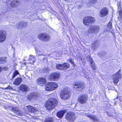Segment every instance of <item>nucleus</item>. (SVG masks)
Instances as JSON below:
<instances>
[{
  "label": "nucleus",
  "instance_id": "21",
  "mask_svg": "<svg viewBox=\"0 0 122 122\" xmlns=\"http://www.w3.org/2000/svg\"><path fill=\"white\" fill-rule=\"evenodd\" d=\"M28 111L31 112H34L37 110V109L33 108L32 106L29 105L27 106Z\"/></svg>",
  "mask_w": 122,
  "mask_h": 122
},
{
  "label": "nucleus",
  "instance_id": "48",
  "mask_svg": "<svg viewBox=\"0 0 122 122\" xmlns=\"http://www.w3.org/2000/svg\"><path fill=\"white\" fill-rule=\"evenodd\" d=\"M118 98V97H117V98H116V99H117V98Z\"/></svg>",
  "mask_w": 122,
  "mask_h": 122
},
{
  "label": "nucleus",
  "instance_id": "37",
  "mask_svg": "<svg viewBox=\"0 0 122 122\" xmlns=\"http://www.w3.org/2000/svg\"><path fill=\"white\" fill-rule=\"evenodd\" d=\"M45 117L42 116H40L39 117V119L42 121L43 120L45 119Z\"/></svg>",
  "mask_w": 122,
  "mask_h": 122
},
{
  "label": "nucleus",
  "instance_id": "39",
  "mask_svg": "<svg viewBox=\"0 0 122 122\" xmlns=\"http://www.w3.org/2000/svg\"><path fill=\"white\" fill-rule=\"evenodd\" d=\"M107 114H108V116L110 117H112V115L111 114V113L107 112Z\"/></svg>",
  "mask_w": 122,
  "mask_h": 122
},
{
  "label": "nucleus",
  "instance_id": "25",
  "mask_svg": "<svg viewBox=\"0 0 122 122\" xmlns=\"http://www.w3.org/2000/svg\"><path fill=\"white\" fill-rule=\"evenodd\" d=\"M6 61V58L5 57H0V64L5 63Z\"/></svg>",
  "mask_w": 122,
  "mask_h": 122
},
{
  "label": "nucleus",
  "instance_id": "1",
  "mask_svg": "<svg viewBox=\"0 0 122 122\" xmlns=\"http://www.w3.org/2000/svg\"><path fill=\"white\" fill-rule=\"evenodd\" d=\"M58 103V101L56 98L50 99L46 103L45 106L47 110H50L54 108Z\"/></svg>",
  "mask_w": 122,
  "mask_h": 122
},
{
  "label": "nucleus",
  "instance_id": "15",
  "mask_svg": "<svg viewBox=\"0 0 122 122\" xmlns=\"http://www.w3.org/2000/svg\"><path fill=\"white\" fill-rule=\"evenodd\" d=\"M66 111L65 110H62L57 112L56 115L59 118H62L63 116Z\"/></svg>",
  "mask_w": 122,
  "mask_h": 122
},
{
  "label": "nucleus",
  "instance_id": "42",
  "mask_svg": "<svg viewBox=\"0 0 122 122\" xmlns=\"http://www.w3.org/2000/svg\"><path fill=\"white\" fill-rule=\"evenodd\" d=\"M97 0H91V2L92 3H94L97 2Z\"/></svg>",
  "mask_w": 122,
  "mask_h": 122
},
{
  "label": "nucleus",
  "instance_id": "3",
  "mask_svg": "<svg viewBox=\"0 0 122 122\" xmlns=\"http://www.w3.org/2000/svg\"><path fill=\"white\" fill-rule=\"evenodd\" d=\"M70 93L67 88H64L60 94L61 98L66 99H68L70 96Z\"/></svg>",
  "mask_w": 122,
  "mask_h": 122
},
{
  "label": "nucleus",
  "instance_id": "27",
  "mask_svg": "<svg viewBox=\"0 0 122 122\" xmlns=\"http://www.w3.org/2000/svg\"><path fill=\"white\" fill-rule=\"evenodd\" d=\"M35 49L36 50V53L38 54L40 56H45V55L43 53V51H42L41 52L40 51H39L37 49V48H35Z\"/></svg>",
  "mask_w": 122,
  "mask_h": 122
},
{
  "label": "nucleus",
  "instance_id": "36",
  "mask_svg": "<svg viewBox=\"0 0 122 122\" xmlns=\"http://www.w3.org/2000/svg\"><path fill=\"white\" fill-rule=\"evenodd\" d=\"M118 13L120 17L122 19V11L120 10L119 11Z\"/></svg>",
  "mask_w": 122,
  "mask_h": 122
},
{
  "label": "nucleus",
  "instance_id": "13",
  "mask_svg": "<svg viewBox=\"0 0 122 122\" xmlns=\"http://www.w3.org/2000/svg\"><path fill=\"white\" fill-rule=\"evenodd\" d=\"M36 82L38 85L42 86L46 84V80L44 78H39L37 79Z\"/></svg>",
  "mask_w": 122,
  "mask_h": 122
},
{
  "label": "nucleus",
  "instance_id": "38",
  "mask_svg": "<svg viewBox=\"0 0 122 122\" xmlns=\"http://www.w3.org/2000/svg\"><path fill=\"white\" fill-rule=\"evenodd\" d=\"M40 40L43 41H45L48 40V39H40Z\"/></svg>",
  "mask_w": 122,
  "mask_h": 122
},
{
  "label": "nucleus",
  "instance_id": "2",
  "mask_svg": "<svg viewBox=\"0 0 122 122\" xmlns=\"http://www.w3.org/2000/svg\"><path fill=\"white\" fill-rule=\"evenodd\" d=\"M58 87V85L55 83L50 82L47 84L45 86V90L47 91H51L55 90Z\"/></svg>",
  "mask_w": 122,
  "mask_h": 122
},
{
  "label": "nucleus",
  "instance_id": "45",
  "mask_svg": "<svg viewBox=\"0 0 122 122\" xmlns=\"http://www.w3.org/2000/svg\"><path fill=\"white\" fill-rule=\"evenodd\" d=\"M64 0L66 1H69L70 0Z\"/></svg>",
  "mask_w": 122,
  "mask_h": 122
},
{
  "label": "nucleus",
  "instance_id": "11",
  "mask_svg": "<svg viewBox=\"0 0 122 122\" xmlns=\"http://www.w3.org/2000/svg\"><path fill=\"white\" fill-rule=\"evenodd\" d=\"M27 24V22L24 21H21L17 23L15 25L16 28L18 29H20L22 28L23 26L26 25Z\"/></svg>",
  "mask_w": 122,
  "mask_h": 122
},
{
  "label": "nucleus",
  "instance_id": "9",
  "mask_svg": "<svg viewBox=\"0 0 122 122\" xmlns=\"http://www.w3.org/2000/svg\"><path fill=\"white\" fill-rule=\"evenodd\" d=\"M85 87V85L81 82H76L75 85L74 87L78 91H82L83 88Z\"/></svg>",
  "mask_w": 122,
  "mask_h": 122
},
{
  "label": "nucleus",
  "instance_id": "43",
  "mask_svg": "<svg viewBox=\"0 0 122 122\" xmlns=\"http://www.w3.org/2000/svg\"><path fill=\"white\" fill-rule=\"evenodd\" d=\"M2 68L0 66V73L2 71Z\"/></svg>",
  "mask_w": 122,
  "mask_h": 122
},
{
  "label": "nucleus",
  "instance_id": "19",
  "mask_svg": "<svg viewBox=\"0 0 122 122\" xmlns=\"http://www.w3.org/2000/svg\"><path fill=\"white\" fill-rule=\"evenodd\" d=\"M20 90L23 92H26L28 89V87L24 85H20Z\"/></svg>",
  "mask_w": 122,
  "mask_h": 122
},
{
  "label": "nucleus",
  "instance_id": "26",
  "mask_svg": "<svg viewBox=\"0 0 122 122\" xmlns=\"http://www.w3.org/2000/svg\"><path fill=\"white\" fill-rule=\"evenodd\" d=\"M62 65L63 70L66 69L70 67V65L68 63H64L62 64Z\"/></svg>",
  "mask_w": 122,
  "mask_h": 122
},
{
  "label": "nucleus",
  "instance_id": "12",
  "mask_svg": "<svg viewBox=\"0 0 122 122\" xmlns=\"http://www.w3.org/2000/svg\"><path fill=\"white\" fill-rule=\"evenodd\" d=\"M40 97V94L38 93H32L30 94L28 96V97L31 99H36Z\"/></svg>",
  "mask_w": 122,
  "mask_h": 122
},
{
  "label": "nucleus",
  "instance_id": "23",
  "mask_svg": "<svg viewBox=\"0 0 122 122\" xmlns=\"http://www.w3.org/2000/svg\"><path fill=\"white\" fill-rule=\"evenodd\" d=\"M89 60L91 63V66L92 67V69L93 70H95L96 69V67L94 62L91 58H89Z\"/></svg>",
  "mask_w": 122,
  "mask_h": 122
},
{
  "label": "nucleus",
  "instance_id": "14",
  "mask_svg": "<svg viewBox=\"0 0 122 122\" xmlns=\"http://www.w3.org/2000/svg\"><path fill=\"white\" fill-rule=\"evenodd\" d=\"M11 109L13 112H15L17 115L21 116L22 115V113L21 111L19 109L16 107H11Z\"/></svg>",
  "mask_w": 122,
  "mask_h": 122
},
{
  "label": "nucleus",
  "instance_id": "35",
  "mask_svg": "<svg viewBox=\"0 0 122 122\" xmlns=\"http://www.w3.org/2000/svg\"><path fill=\"white\" fill-rule=\"evenodd\" d=\"M118 9L119 10V11L120 10H121V11L122 7L121 6V4H120V3H119V5H118Z\"/></svg>",
  "mask_w": 122,
  "mask_h": 122
},
{
  "label": "nucleus",
  "instance_id": "29",
  "mask_svg": "<svg viewBox=\"0 0 122 122\" xmlns=\"http://www.w3.org/2000/svg\"><path fill=\"white\" fill-rule=\"evenodd\" d=\"M86 116H87L88 117H89L91 119H92L93 120L96 121H97L98 120V119L96 116L95 115H93L92 116H91L90 115H87Z\"/></svg>",
  "mask_w": 122,
  "mask_h": 122
},
{
  "label": "nucleus",
  "instance_id": "5",
  "mask_svg": "<svg viewBox=\"0 0 122 122\" xmlns=\"http://www.w3.org/2000/svg\"><path fill=\"white\" fill-rule=\"evenodd\" d=\"M88 99V97L86 95H81L78 98V101L81 104L85 103Z\"/></svg>",
  "mask_w": 122,
  "mask_h": 122
},
{
  "label": "nucleus",
  "instance_id": "41",
  "mask_svg": "<svg viewBox=\"0 0 122 122\" xmlns=\"http://www.w3.org/2000/svg\"><path fill=\"white\" fill-rule=\"evenodd\" d=\"M69 61L72 64H74V62L72 59H69Z\"/></svg>",
  "mask_w": 122,
  "mask_h": 122
},
{
  "label": "nucleus",
  "instance_id": "31",
  "mask_svg": "<svg viewBox=\"0 0 122 122\" xmlns=\"http://www.w3.org/2000/svg\"><path fill=\"white\" fill-rule=\"evenodd\" d=\"M112 27V22H110L108 24L107 28V30L110 31H111Z\"/></svg>",
  "mask_w": 122,
  "mask_h": 122
},
{
  "label": "nucleus",
  "instance_id": "28",
  "mask_svg": "<svg viewBox=\"0 0 122 122\" xmlns=\"http://www.w3.org/2000/svg\"><path fill=\"white\" fill-rule=\"evenodd\" d=\"M59 74L57 73H54L52 75V76L53 79H58L59 77Z\"/></svg>",
  "mask_w": 122,
  "mask_h": 122
},
{
  "label": "nucleus",
  "instance_id": "20",
  "mask_svg": "<svg viewBox=\"0 0 122 122\" xmlns=\"http://www.w3.org/2000/svg\"><path fill=\"white\" fill-rule=\"evenodd\" d=\"M19 2L17 0H14L12 1L11 3L10 4L12 7H15L19 5Z\"/></svg>",
  "mask_w": 122,
  "mask_h": 122
},
{
  "label": "nucleus",
  "instance_id": "16",
  "mask_svg": "<svg viewBox=\"0 0 122 122\" xmlns=\"http://www.w3.org/2000/svg\"><path fill=\"white\" fill-rule=\"evenodd\" d=\"M50 37L49 35L45 33H39L38 35V38H49Z\"/></svg>",
  "mask_w": 122,
  "mask_h": 122
},
{
  "label": "nucleus",
  "instance_id": "10",
  "mask_svg": "<svg viewBox=\"0 0 122 122\" xmlns=\"http://www.w3.org/2000/svg\"><path fill=\"white\" fill-rule=\"evenodd\" d=\"M108 12L107 8L105 7L102 9L100 11V17H103L107 15Z\"/></svg>",
  "mask_w": 122,
  "mask_h": 122
},
{
  "label": "nucleus",
  "instance_id": "47",
  "mask_svg": "<svg viewBox=\"0 0 122 122\" xmlns=\"http://www.w3.org/2000/svg\"><path fill=\"white\" fill-rule=\"evenodd\" d=\"M24 61H26V60H25V59H24Z\"/></svg>",
  "mask_w": 122,
  "mask_h": 122
},
{
  "label": "nucleus",
  "instance_id": "44",
  "mask_svg": "<svg viewBox=\"0 0 122 122\" xmlns=\"http://www.w3.org/2000/svg\"><path fill=\"white\" fill-rule=\"evenodd\" d=\"M4 69L5 70H7L8 69L6 67H5L4 68Z\"/></svg>",
  "mask_w": 122,
  "mask_h": 122
},
{
  "label": "nucleus",
  "instance_id": "32",
  "mask_svg": "<svg viewBox=\"0 0 122 122\" xmlns=\"http://www.w3.org/2000/svg\"><path fill=\"white\" fill-rule=\"evenodd\" d=\"M53 121L52 119L51 118H48L45 121V122H52Z\"/></svg>",
  "mask_w": 122,
  "mask_h": 122
},
{
  "label": "nucleus",
  "instance_id": "6",
  "mask_svg": "<svg viewBox=\"0 0 122 122\" xmlns=\"http://www.w3.org/2000/svg\"><path fill=\"white\" fill-rule=\"evenodd\" d=\"M95 21L94 18L92 17L89 16L85 17L83 20V22L85 25L92 23Z\"/></svg>",
  "mask_w": 122,
  "mask_h": 122
},
{
  "label": "nucleus",
  "instance_id": "46",
  "mask_svg": "<svg viewBox=\"0 0 122 122\" xmlns=\"http://www.w3.org/2000/svg\"><path fill=\"white\" fill-rule=\"evenodd\" d=\"M26 58V56L24 58V59H25Z\"/></svg>",
  "mask_w": 122,
  "mask_h": 122
},
{
  "label": "nucleus",
  "instance_id": "30",
  "mask_svg": "<svg viewBox=\"0 0 122 122\" xmlns=\"http://www.w3.org/2000/svg\"><path fill=\"white\" fill-rule=\"evenodd\" d=\"M56 66L57 69L60 70H63L62 64H56Z\"/></svg>",
  "mask_w": 122,
  "mask_h": 122
},
{
  "label": "nucleus",
  "instance_id": "22",
  "mask_svg": "<svg viewBox=\"0 0 122 122\" xmlns=\"http://www.w3.org/2000/svg\"><path fill=\"white\" fill-rule=\"evenodd\" d=\"M6 32L3 30H0V38H6Z\"/></svg>",
  "mask_w": 122,
  "mask_h": 122
},
{
  "label": "nucleus",
  "instance_id": "49",
  "mask_svg": "<svg viewBox=\"0 0 122 122\" xmlns=\"http://www.w3.org/2000/svg\"><path fill=\"white\" fill-rule=\"evenodd\" d=\"M81 61H82V59H81Z\"/></svg>",
  "mask_w": 122,
  "mask_h": 122
},
{
  "label": "nucleus",
  "instance_id": "34",
  "mask_svg": "<svg viewBox=\"0 0 122 122\" xmlns=\"http://www.w3.org/2000/svg\"><path fill=\"white\" fill-rule=\"evenodd\" d=\"M19 74V72L18 71H15L13 75L12 79L14 78L15 76Z\"/></svg>",
  "mask_w": 122,
  "mask_h": 122
},
{
  "label": "nucleus",
  "instance_id": "4",
  "mask_svg": "<svg viewBox=\"0 0 122 122\" xmlns=\"http://www.w3.org/2000/svg\"><path fill=\"white\" fill-rule=\"evenodd\" d=\"M65 118L67 120L70 122H72L75 120L74 114L72 112H69L66 115Z\"/></svg>",
  "mask_w": 122,
  "mask_h": 122
},
{
  "label": "nucleus",
  "instance_id": "7",
  "mask_svg": "<svg viewBox=\"0 0 122 122\" xmlns=\"http://www.w3.org/2000/svg\"><path fill=\"white\" fill-rule=\"evenodd\" d=\"M99 27L97 25H91L90 26L89 29L88 30L89 33H96L99 31Z\"/></svg>",
  "mask_w": 122,
  "mask_h": 122
},
{
  "label": "nucleus",
  "instance_id": "24",
  "mask_svg": "<svg viewBox=\"0 0 122 122\" xmlns=\"http://www.w3.org/2000/svg\"><path fill=\"white\" fill-rule=\"evenodd\" d=\"M35 58L34 57V56L32 55H30L29 59H28V61H31L30 62L31 64H32L34 61Z\"/></svg>",
  "mask_w": 122,
  "mask_h": 122
},
{
  "label": "nucleus",
  "instance_id": "17",
  "mask_svg": "<svg viewBox=\"0 0 122 122\" xmlns=\"http://www.w3.org/2000/svg\"><path fill=\"white\" fill-rule=\"evenodd\" d=\"M22 79L21 78H18L16 79L13 82V84L16 86L20 84L21 82Z\"/></svg>",
  "mask_w": 122,
  "mask_h": 122
},
{
  "label": "nucleus",
  "instance_id": "18",
  "mask_svg": "<svg viewBox=\"0 0 122 122\" xmlns=\"http://www.w3.org/2000/svg\"><path fill=\"white\" fill-rule=\"evenodd\" d=\"M99 46L98 41H96L94 42L93 43L92 45V47L94 50H96L97 48H98Z\"/></svg>",
  "mask_w": 122,
  "mask_h": 122
},
{
  "label": "nucleus",
  "instance_id": "40",
  "mask_svg": "<svg viewBox=\"0 0 122 122\" xmlns=\"http://www.w3.org/2000/svg\"><path fill=\"white\" fill-rule=\"evenodd\" d=\"M5 39H0V43L3 42L5 40Z\"/></svg>",
  "mask_w": 122,
  "mask_h": 122
},
{
  "label": "nucleus",
  "instance_id": "33",
  "mask_svg": "<svg viewBox=\"0 0 122 122\" xmlns=\"http://www.w3.org/2000/svg\"><path fill=\"white\" fill-rule=\"evenodd\" d=\"M48 69L47 67H44L42 70V71L43 72L47 73L48 72Z\"/></svg>",
  "mask_w": 122,
  "mask_h": 122
},
{
  "label": "nucleus",
  "instance_id": "8",
  "mask_svg": "<svg viewBox=\"0 0 122 122\" xmlns=\"http://www.w3.org/2000/svg\"><path fill=\"white\" fill-rule=\"evenodd\" d=\"M121 78V75L120 71H119L114 75L112 78L113 82L115 84H117L119 81V80Z\"/></svg>",
  "mask_w": 122,
  "mask_h": 122
}]
</instances>
